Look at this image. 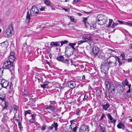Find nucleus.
<instances>
[{"label": "nucleus", "mask_w": 132, "mask_h": 132, "mask_svg": "<svg viewBox=\"0 0 132 132\" xmlns=\"http://www.w3.org/2000/svg\"><path fill=\"white\" fill-rule=\"evenodd\" d=\"M3 66L5 69H9L11 72L14 69L13 62L10 61L9 60H7L4 62Z\"/></svg>", "instance_id": "nucleus-1"}, {"label": "nucleus", "mask_w": 132, "mask_h": 132, "mask_svg": "<svg viewBox=\"0 0 132 132\" xmlns=\"http://www.w3.org/2000/svg\"><path fill=\"white\" fill-rule=\"evenodd\" d=\"M13 28L12 25L11 24L7 27L4 34L5 37H9L13 33Z\"/></svg>", "instance_id": "nucleus-2"}, {"label": "nucleus", "mask_w": 132, "mask_h": 132, "mask_svg": "<svg viewBox=\"0 0 132 132\" xmlns=\"http://www.w3.org/2000/svg\"><path fill=\"white\" fill-rule=\"evenodd\" d=\"M65 49V53L67 54H66L65 56H67L68 57L72 55L74 52L75 51V48H69V47H66Z\"/></svg>", "instance_id": "nucleus-3"}, {"label": "nucleus", "mask_w": 132, "mask_h": 132, "mask_svg": "<svg viewBox=\"0 0 132 132\" xmlns=\"http://www.w3.org/2000/svg\"><path fill=\"white\" fill-rule=\"evenodd\" d=\"M39 11V10L38 7L35 6H34L30 10V15L32 16H36L38 14Z\"/></svg>", "instance_id": "nucleus-4"}, {"label": "nucleus", "mask_w": 132, "mask_h": 132, "mask_svg": "<svg viewBox=\"0 0 132 132\" xmlns=\"http://www.w3.org/2000/svg\"><path fill=\"white\" fill-rule=\"evenodd\" d=\"M108 64L102 63L101 67V71L105 74H107L108 72L109 67L108 66Z\"/></svg>", "instance_id": "nucleus-5"}, {"label": "nucleus", "mask_w": 132, "mask_h": 132, "mask_svg": "<svg viewBox=\"0 0 132 132\" xmlns=\"http://www.w3.org/2000/svg\"><path fill=\"white\" fill-rule=\"evenodd\" d=\"M105 85L106 90H109L110 89V91L111 92L112 91L114 92L115 91V88L111 85V84L109 81H106L105 82Z\"/></svg>", "instance_id": "nucleus-6"}, {"label": "nucleus", "mask_w": 132, "mask_h": 132, "mask_svg": "<svg viewBox=\"0 0 132 132\" xmlns=\"http://www.w3.org/2000/svg\"><path fill=\"white\" fill-rule=\"evenodd\" d=\"M89 127L87 125H82L81 126L79 129V132H89Z\"/></svg>", "instance_id": "nucleus-7"}, {"label": "nucleus", "mask_w": 132, "mask_h": 132, "mask_svg": "<svg viewBox=\"0 0 132 132\" xmlns=\"http://www.w3.org/2000/svg\"><path fill=\"white\" fill-rule=\"evenodd\" d=\"M82 38L84 39L86 42H90L92 40V37L91 34L87 33L85 34L82 36Z\"/></svg>", "instance_id": "nucleus-8"}, {"label": "nucleus", "mask_w": 132, "mask_h": 132, "mask_svg": "<svg viewBox=\"0 0 132 132\" xmlns=\"http://www.w3.org/2000/svg\"><path fill=\"white\" fill-rule=\"evenodd\" d=\"M58 123L55 121L53 122L51 125L48 127V129L50 130H52L54 128H55V131H57L58 130Z\"/></svg>", "instance_id": "nucleus-9"}, {"label": "nucleus", "mask_w": 132, "mask_h": 132, "mask_svg": "<svg viewBox=\"0 0 132 132\" xmlns=\"http://www.w3.org/2000/svg\"><path fill=\"white\" fill-rule=\"evenodd\" d=\"M57 59L64 63L69 64V60L67 59H65L63 56H59L57 57Z\"/></svg>", "instance_id": "nucleus-10"}, {"label": "nucleus", "mask_w": 132, "mask_h": 132, "mask_svg": "<svg viewBox=\"0 0 132 132\" xmlns=\"http://www.w3.org/2000/svg\"><path fill=\"white\" fill-rule=\"evenodd\" d=\"M15 53L13 52H11L9 57L8 60L11 62H13L16 59V57L14 56Z\"/></svg>", "instance_id": "nucleus-11"}, {"label": "nucleus", "mask_w": 132, "mask_h": 132, "mask_svg": "<svg viewBox=\"0 0 132 132\" xmlns=\"http://www.w3.org/2000/svg\"><path fill=\"white\" fill-rule=\"evenodd\" d=\"M9 82L4 79H2L1 81V85L2 87L6 88L8 85Z\"/></svg>", "instance_id": "nucleus-12"}, {"label": "nucleus", "mask_w": 132, "mask_h": 132, "mask_svg": "<svg viewBox=\"0 0 132 132\" xmlns=\"http://www.w3.org/2000/svg\"><path fill=\"white\" fill-rule=\"evenodd\" d=\"M99 51V49L96 45H94L92 48V53L94 55H96L98 53Z\"/></svg>", "instance_id": "nucleus-13"}, {"label": "nucleus", "mask_w": 132, "mask_h": 132, "mask_svg": "<svg viewBox=\"0 0 132 132\" xmlns=\"http://www.w3.org/2000/svg\"><path fill=\"white\" fill-rule=\"evenodd\" d=\"M67 83L68 87L71 89L73 88L76 86V84L75 82L73 81H68Z\"/></svg>", "instance_id": "nucleus-14"}, {"label": "nucleus", "mask_w": 132, "mask_h": 132, "mask_svg": "<svg viewBox=\"0 0 132 132\" xmlns=\"http://www.w3.org/2000/svg\"><path fill=\"white\" fill-rule=\"evenodd\" d=\"M9 103L7 101H5L4 103V105H3V108L2 109V111H3L5 110H7L9 107Z\"/></svg>", "instance_id": "nucleus-15"}, {"label": "nucleus", "mask_w": 132, "mask_h": 132, "mask_svg": "<svg viewBox=\"0 0 132 132\" xmlns=\"http://www.w3.org/2000/svg\"><path fill=\"white\" fill-rule=\"evenodd\" d=\"M23 98L25 99V101H27L28 98H29V96L28 93L26 90H25L23 93L22 94Z\"/></svg>", "instance_id": "nucleus-16"}, {"label": "nucleus", "mask_w": 132, "mask_h": 132, "mask_svg": "<svg viewBox=\"0 0 132 132\" xmlns=\"http://www.w3.org/2000/svg\"><path fill=\"white\" fill-rule=\"evenodd\" d=\"M105 19L106 18L105 16L102 14L98 15L96 17V22H97V21H99L100 20Z\"/></svg>", "instance_id": "nucleus-17"}, {"label": "nucleus", "mask_w": 132, "mask_h": 132, "mask_svg": "<svg viewBox=\"0 0 132 132\" xmlns=\"http://www.w3.org/2000/svg\"><path fill=\"white\" fill-rule=\"evenodd\" d=\"M12 110L13 111V113H14V117L15 116L17 112V111H18V107L16 105H13L11 107Z\"/></svg>", "instance_id": "nucleus-18"}, {"label": "nucleus", "mask_w": 132, "mask_h": 132, "mask_svg": "<svg viewBox=\"0 0 132 132\" xmlns=\"http://www.w3.org/2000/svg\"><path fill=\"white\" fill-rule=\"evenodd\" d=\"M45 109L48 110L53 112L55 111L56 108L54 106L50 105L46 108Z\"/></svg>", "instance_id": "nucleus-19"}, {"label": "nucleus", "mask_w": 132, "mask_h": 132, "mask_svg": "<svg viewBox=\"0 0 132 132\" xmlns=\"http://www.w3.org/2000/svg\"><path fill=\"white\" fill-rule=\"evenodd\" d=\"M117 127L119 129H121L123 130L125 129V124L122 122H119L117 125Z\"/></svg>", "instance_id": "nucleus-20"}, {"label": "nucleus", "mask_w": 132, "mask_h": 132, "mask_svg": "<svg viewBox=\"0 0 132 132\" xmlns=\"http://www.w3.org/2000/svg\"><path fill=\"white\" fill-rule=\"evenodd\" d=\"M107 21L108 20L105 19L102 20H100L99 21H97V22H96L98 24L102 25L106 23L107 22Z\"/></svg>", "instance_id": "nucleus-21"}, {"label": "nucleus", "mask_w": 132, "mask_h": 132, "mask_svg": "<svg viewBox=\"0 0 132 132\" xmlns=\"http://www.w3.org/2000/svg\"><path fill=\"white\" fill-rule=\"evenodd\" d=\"M99 126L100 128V132H105V125L101 123Z\"/></svg>", "instance_id": "nucleus-22"}, {"label": "nucleus", "mask_w": 132, "mask_h": 132, "mask_svg": "<svg viewBox=\"0 0 132 132\" xmlns=\"http://www.w3.org/2000/svg\"><path fill=\"white\" fill-rule=\"evenodd\" d=\"M60 42H52L51 43V47L53 46H55L56 47L59 46V44Z\"/></svg>", "instance_id": "nucleus-23"}, {"label": "nucleus", "mask_w": 132, "mask_h": 132, "mask_svg": "<svg viewBox=\"0 0 132 132\" xmlns=\"http://www.w3.org/2000/svg\"><path fill=\"white\" fill-rule=\"evenodd\" d=\"M102 106L104 110H107L109 108L110 105L108 103H106V104H103Z\"/></svg>", "instance_id": "nucleus-24"}, {"label": "nucleus", "mask_w": 132, "mask_h": 132, "mask_svg": "<svg viewBox=\"0 0 132 132\" xmlns=\"http://www.w3.org/2000/svg\"><path fill=\"white\" fill-rule=\"evenodd\" d=\"M5 94L3 93H0V100L3 101L5 99Z\"/></svg>", "instance_id": "nucleus-25"}, {"label": "nucleus", "mask_w": 132, "mask_h": 132, "mask_svg": "<svg viewBox=\"0 0 132 132\" xmlns=\"http://www.w3.org/2000/svg\"><path fill=\"white\" fill-rule=\"evenodd\" d=\"M123 86L125 87L126 86H127L128 84V81L127 79H126L122 83Z\"/></svg>", "instance_id": "nucleus-26"}, {"label": "nucleus", "mask_w": 132, "mask_h": 132, "mask_svg": "<svg viewBox=\"0 0 132 132\" xmlns=\"http://www.w3.org/2000/svg\"><path fill=\"white\" fill-rule=\"evenodd\" d=\"M26 21L28 22H29V20L30 19V16L29 14V12L28 11H27V15L26 16Z\"/></svg>", "instance_id": "nucleus-27"}, {"label": "nucleus", "mask_w": 132, "mask_h": 132, "mask_svg": "<svg viewBox=\"0 0 132 132\" xmlns=\"http://www.w3.org/2000/svg\"><path fill=\"white\" fill-rule=\"evenodd\" d=\"M88 96L87 95H84V96H83V95H82L80 97L79 99L78 100H78H80L81 99L80 98L81 97H82V98H83L82 100H86L88 98Z\"/></svg>", "instance_id": "nucleus-28"}, {"label": "nucleus", "mask_w": 132, "mask_h": 132, "mask_svg": "<svg viewBox=\"0 0 132 132\" xmlns=\"http://www.w3.org/2000/svg\"><path fill=\"white\" fill-rule=\"evenodd\" d=\"M8 44L7 42L5 41L1 43V46L3 47H7Z\"/></svg>", "instance_id": "nucleus-29"}, {"label": "nucleus", "mask_w": 132, "mask_h": 132, "mask_svg": "<svg viewBox=\"0 0 132 132\" xmlns=\"http://www.w3.org/2000/svg\"><path fill=\"white\" fill-rule=\"evenodd\" d=\"M44 2L47 6H50L51 3V1L49 0H44Z\"/></svg>", "instance_id": "nucleus-30"}, {"label": "nucleus", "mask_w": 132, "mask_h": 132, "mask_svg": "<svg viewBox=\"0 0 132 132\" xmlns=\"http://www.w3.org/2000/svg\"><path fill=\"white\" fill-rule=\"evenodd\" d=\"M60 43H61V45L60 46V47H61L62 46L63 44H65L67 43L68 42V41L67 40H64V41H60Z\"/></svg>", "instance_id": "nucleus-31"}, {"label": "nucleus", "mask_w": 132, "mask_h": 132, "mask_svg": "<svg viewBox=\"0 0 132 132\" xmlns=\"http://www.w3.org/2000/svg\"><path fill=\"white\" fill-rule=\"evenodd\" d=\"M46 126L44 124H43L42 126V127H39V128L40 129L42 130H44L46 129Z\"/></svg>", "instance_id": "nucleus-32"}, {"label": "nucleus", "mask_w": 132, "mask_h": 132, "mask_svg": "<svg viewBox=\"0 0 132 132\" xmlns=\"http://www.w3.org/2000/svg\"><path fill=\"white\" fill-rule=\"evenodd\" d=\"M96 88L95 89L96 90V93L97 96H100L101 95V90L99 89H96Z\"/></svg>", "instance_id": "nucleus-33"}, {"label": "nucleus", "mask_w": 132, "mask_h": 132, "mask_svg": "<svg viewBox=\"0 0 132 132\" xmlns=\"http://www.w3.org/2000/svg\"><path fill=\"white\" fill-rule=\"evenodd\" d=\"M18 126L20 130H21L23 128V127L22 126L20 122V120L18 121Z\"/></svg>", "instance_id": "nucleus-34"}, {"label": "nucleus", "mask_w": 132, "mask_h": 132, "mask_svg": "<svg viewBox=\"0 0 132 132\" xmlns=\"http://www.w3.org/2000/svg\"><path fill=\"white\" fill-rule=\"evenodd\" d=\"M71 121L72 120L70 121L71 123V124L70 127V128H73L75 127H77L76 124L74 123H72Z\"/></svg>", "instance_id": "nucleus-35"}, {"label": "nucleus", "mask_w": 132, "mask_h": 132, "mask_svg": "<svg viewBox=\"0 0 132 132\" xmlns=\"http://www.w3.org/2000/svg\"><path fill=\"white\" fill-rule=\"evenodd\" d=\"M48 82H46L43 85H41V87L43 88H46V86L48 85Z\"/></svg>", "instance_id": "nucleus-36"}, {"label": "nucleus", "mask_w": 132, "mask_h": 132, "mask_svg": "<svg viewBox=\"0 0 132 132\" xmlns=\"http://www.w3.org/2000/svg\"><path fill=\"white\" fill-rule=\"evenodd\" d=\"M71 47H69V48H75L74 46H75L76 45V43H70L68 44Z\"/></svg>", "instance_id": "nucleus-37"}, {"label": "nucleus", "mask_w": 132, "mask_h": 132, "mask_svg": "<svg viewBox=\"0 0 132 132\" xmlns=\"http://www.w3.org/2000/svg\"><path fill=\"white\" fill-rule=\"evenodd\" d=\"M98 57L100 58L101 59H103L105 57L104 54L102 53H100V55L98 56Z\"/></svg>", "instance_id": "nucleus-38"}, {"label": "nucleus", "mask_w": 132, "mask_h": 132, "mask_svg": "<svg viewBox=\"0 0 132 132\" xmlns=\"http://www.w3.org/2000/svg\"><path fill=\"white\" fill-rule=\"evenodd\" d=\"M103 63H105V64H108V66L109 67L110 65V64H111L112 63V61H107V62H106V61H104V62H103Z\"/></svg>", "instance_id": "nucleus-39"}, {"label": "nucleus", "mask_w": 132, "mask_h": 132, "mask_svg": "<svg viewBox=\"0 0 132 132\" xmlns=\"http://www.w3.org/2000/svg\"><path fill=\"white\" fill-rule=\"evenodd\" d=\"M4 68H0V77L2 76Z\"/></svg>", "instance_id": "nucleus-40"}, {"label": "nucleus", "mask_w": 132, "mask_h": 132, "mask_svg": "<svg viewBox=\"0 0 132 132\" xmlns=\"http://www.w3.org/2000/svg\"><path fill=\"white\" fill-rule=\"evenodd\" d=\"M86 42L84 39H83V40H80L78 41V45H80L82 44L83 43Z\"/></svg>", "instance_id": "nucleus-41"}, {"label": "nucleus", "mask_w": 132, "mask_h": 132, "mask_svg": "<svg viewBox=\"0 0 132 132\" xmlns=\"http://www.w3.org/2000/svg\"><path fill=\"white\" fill-rule=\"evenodd\" d=\"M128 86V87L129 88L128 90L126 92V93H129L131 91V84H128V85L127 86Z\"/></svg>", "instance_id": "nucleus-42"}, {"label": "nucleus", "mask_w": 132, "mask_h": 132, "mask_svg": "<svg viewBox=\"0 0 132 132\" xmlns=\"http://www.w3.org/2000/svg\"><path fill=\"white\" fill-rule=\"evenodd\" d=\"M123 95L124 97L126 99H127L129 98L128 94H127V93H125L123 94Z\"/></svg>", "instance_id": "nucleus-43"}, {"label": "nucleus", "mask_w": 132, "mask_h": 132, "mask_svg": "<svg viewBox=\"0 0 132 132\" xmlns=\"http://www.w3.org/2000/svg\"><path fill=\"white\" fill-rule=\"evenodd\" d=\"M109 24H108V26H107V27L108 28H109L110 27L111 24L112 22V19H109Z\"/></svg>", "instance_id": "nucleus-44"}, {"label": "nucleus", "mask_w": 132, "mask_h": 132, "mask_svg": "<svg viewBox=\"0 0 132 132\" xmlns=\"http://www.w3.org/2000/svg\"><path fill=\"white\" fill-rule=\"evenodd\" d=\"M31 111H30V110H27V111H25V113H24V116H26V115L27 114H31Z\"/></svg>", "instance_id": "nucleus-45"}, {"label": "nucleus", "mask_w": 132, "mask_h": 132, "mask_svg": "<svg viewBox=\"0 0 132 132\" xmlns=\"http://www.w3.org/2000/svg\"><path fill=\"white\" fill-rule=\"evenodd\" d=\"M107 116L109 118L110 121H112L113 120V118L111 116L109 113L107 114Z\"/></svg>", "instance_id": "nucleus-46"}, {"label": "nucleus", "mask_w": 132, "mask_h": 132, "mask_svg": "<svg viewBox=\"0 0 132 132\" xmlns=\"http://www.w3.org/2000/svg\"><path fill=\"white\" fill-rule=\"evenodd\" d=\"M30 99V102L32 103H33L34 102H35V99L34 98H29Z\"/></svg>", "instance_id": "nucleus-47"}, {"label": "nucleus", "mask_w": 132, "mask_h": 132, "mask_svg": "<svg viewBox=\"0 0 132 132\" xmlns=\"http://www.w3.org/2000/svg\"><path fill=\"white\" fill-rule=\"evenodd\" d=\"M77 128V127H75L73 128H71V129L74 132H76Z\"/></svg>", "instance_id": "nucleus-48"}, {"label": "nucleus", "mask_w": 132, "mask_h": 132, "mask_svg": "<svg viewBox=\"0 0 132 132\" xmlns=\"http://www.w3.org/2000/svg\"><path fill=\"white\" fill-rule=\"evenodd\" d=\"M111 85L112 86H113V87H114V88L116 87H117L116 84L114 82H112L111 84Z\"/></svg>", "instance_id": "nucleus-49"}, {"label": "nucleus", "mask_w": 132, "mask_h": 132, "mask_svg": "<svg viewBox=\"0 0 132 132\" xmlns=\"http://www.w3.org/2000/svg\"><path fill=\"white\" fill-rule=\"evenodd\" d=\"M108 52L109 53L115 52V50L110 49H109L108 50Z\"/></svg>", "instance_id": "nucleus-50"}, {"label": "nucleus", "mask_w": 132, "mask_h": 132, "mask_svg": "<svg viewBox=\"0 0 132 132\" xmlns=\"http://www.w3.org/2000/svg\"><path fill=\"white\" fill-rule=\"evenodd\" d=\"M95 27H94V26H90V30H95Z\"/></svg>", "instance_id": "nucleus-51"}, {"label": "nucleus", "mask_w": 132, "mask_h": 132, "mask_svg": "<svg viewBox=\"0 0 132 132\" xmlns=\"http://www.w3.org/2000/svg\"><path fill=\"white\" fill-rule=\"evenodd\" d=\"M84 24L85 25V27L86 28H87V27H88L89 26V24L87 22H85L84 23Z\"/></svg>", "instance_id": "nucleus-52"}, {"label": "nucleus", "mask_w": 132, "mask_h": 132, "mask_svg": "<svg viewBox=\"0 0 132 132\" xmlns=\"http://www.w3.org/2000/svg\"><path fill=\"white\" fill-rule=\"evenodd\" d=\"M40 11H42L45 10V7H44L41 6V7L39 8Z\"/></svg>", "instance_id": "nucleus-53"}, {"label": "nucleus", "mask_w": 132, "mask_h": 132, "mask_svg": "<svg viewBox=\"0 0 132 132\" xmlns=\"http://www.w3.org/2000/svg\"><path fill=\"white\" fill-rule=\"evenodd\" d=\"M121 56L122 57V60H125V55L123 53H122L121 54Z\"/></svg>", "instance_id": "nucleus-54"}, {"label": "nucleus", "mask_w": 132, "mask_h": 132, "mask_svg": "<svg viewBox=\"0 0 132 132\" xmlns=\"http://www.w3.org/2000/svg\"><path fill=\"white\" fill-rule=\"evenodd\" d=\"M62 9L64 10L66 12H68L70 10L68 8V9H67L65 8L62 7Z\"/></svg>", "instance_id": "nucleus-55"}, {"label": "nucleus", "mask_w": 132, "mask_h": 132, "mask_svg": "<svg viewBox=\"0 0 132 132\" xmlns=\"http://www.w3.org/2000/svg\"><path fill=\"white\" fill-rule=\"evenodd\" d=\"M126 24L130 26H132V23H130L129 22H126Z\"/></svg>", "instance_id": "nucleus-56"}, {"label": "nucleus", "mask_w": 132, "mask_h": 132, "mask_svg": "<svg viewBox=\"0 0 132 132\" xmlns=\"http://www.w3.org/2000/svg\"><path fill=\"white\" fill-rule=\"evenodd\" d=\"M31 116L32 118L31 119H32V120H35V118L34 117V114H32Z\"/></svg>", "instance_id": "nucleus-57"}, {"label": "nucleus", "mask_w": 132, "mask_h": 132, "mask_svg": "<svg viewBox=\"0 0 132 132\" xmlns=\"http://www.w3.org/2000/svg\"><path fill=\"white\" fill-rule=\"evenodd\" d=\"M9 88L11 90L13 89V85L12 82H11L10 84Z\"/></svg>", "instance_id": "nucleus-58"}, {"label": "nucleus", "mask_w": 132, "mask_h": 132, "mask_svg": "<svg viewBox=\"0 0 132 132\" xmlns=\"http://www.w3.org/2000/svg\"><path fill=\"white\" fill-rule=\"evenodd\" d=\"M35 121V120H32L31 119L29 120V122L31 123H34Z\"/></svg>", "instance_id": "nucleus-59"}, {"label": "nucleus", "mask_w": 132, "mask_h": 132, "mask_svg": "<svg viewBox=\"0 0 132 132\" xmlns=\"http://www.w3.org/2000/svg\"><path fill=\"white\" fill-rule=\"evenodd\" d=\"M87 20V18H84L82 20V21L84 22V23L86 22V21Z\"/></svg>", "instance_id": "nucleus-60"}, {"label": "nucleus", "mask_w": 132, "mask_h": 132, "mask_svg": "<svg viewBox=\"0 0 132 132\" xmlns=\"http://www.w3.org/2000/svg\"><path fill=\"white\" fill-rule=\"evenodd\" d=\"M129 49L132 50V43L130 44L129 46Z\"/></svg>", "instance_id": "nucleus-61"}, {"label": "nucleus", "mask_w": 132, "mask_h": 132, "mask_svg": "<svg viewBox=\"0 0 132 132\" xmlns=\"http://www.w3.org/2000/svg\"><path fill=\"white\" fill-rule=\"evenodd\" d=\"M105 115L103 114V113L102 115V116L101 117V119H103V118H104V117H105Z\"/></svg>", "instance_id": "nucleus-62"}, {"label": "nucleus", "mask_w": 132, "mask_h": 132, "mask_svg": "<svg viewBox=\"0 0 132 132\" xmlns=\"http://www.w3.org/2000/svg\"><path fill=\"white\" fill-rule=\"evenodd\" d=\"M75 19L73 18V17L72 16H71L70 17V20L71 21V22H73L74 21Z\"/></svg>", "instance_id": "nucleus-63"}, {"label": "nucleus", "mask_w": 132, "mask_h": 132, "mask_svg": "<svg viewBox=\"0 0 132 132\" xmlns=\"http://www.w3.org/2000/svg\"><path fill=\"white\" fill-rule=\"evenodd\" d=\"M116 120L115 119H113L112 121H111V122L112 123H113L114 125H115V123L116 122Z\"/></svg>", "instance_id": "nucleus-64"}]
</instances>
